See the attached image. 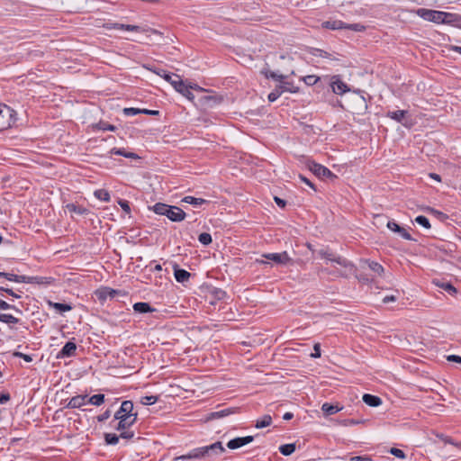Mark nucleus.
<instances>
[{"mask_svg": "<svg viewBox=\"0 0 461 461\" xmlns=\"http://www.w3.org/2000/svg\"><path fill=\"white\" fill-rule=\"evenodd\" d=\"M414 221L427 230L431 227L429 219L423 215L417 216Z\"/></svg>", "mask_w": 461, "mask_h": 461, "instance_id": "obj_36", "label": "nucleus"}, {"mask_svg": "<svg viewBox=\"0 0 461 461\" xmlns=\"http://www.w3.org/2000/svg\"><path fill=\"white\" fill-rule=\"evenodd\" d=\"M225 451L221 442L217 441L209 446L200 447L190 450L185 455L175 457V460L189 461V460H199L205 458H212Z\"/></svg>", "mask_w": 461, "mask_h": 461, "instance_id": "obj_1", "label": "nucleus"}, {"mask_svg": "<svg viewBox=\"0 0 461 461\" xmlns=\"http://www.w3.org/2000/svg\"><path fill=\"white\" fill-rule=\"evenodd\" d=\"M6 279L16 283H23L25 276H18L12 273H6Z\"/></svg>", "mask_w": 461, "mask_h": 461, "instance_id": "obj_41", "label": "nucleus"}, {"mask_svg": "<svg viewBox=\"0 0 461 461\" xmlns=\"http://www.w3.org/2000/svg\"><path fill=\"white\" fill-rule=\"evenodd\" d=\"M274 200H275L276 203L281 208H284L286 204V202L285 200H283L277 196H275Z\"/></svg>", "mask_w": 461, "mask_h": 461, "instance_id": "obj_59", "label": "nucleus"}, {"mask_svg": "<svg viewBox=\"0 0 461 461\" xmlns=\"http://www.w3.org/2000/svg\"><path fill=\"white\" fill-rule=\"evenodd\" d=\"M133 403L131 401H123L120 409L114 414V420H117L114 429L116 430H124L132 426L136 420L137 414L132 413Z\"/></svg>", "mask_w": 461, "mask_h": 461, "instance_id": "obj_3", "label": "nucleus"}, {"mask_svg": "<svg viewBox=\"0 0 461 461\" xmlns=\"http://www.w3.org/2000/svg\"><path fill=\"white\" fill-rule=\"evenodd\" d=\"M103 27L106 30H124L128 32H140V27L138 25L122 24L118 23H106Z\"/></svg>", "mask_w": 461, "mask_h": 461, "instance_id": "obj_12", "label": "nucleus"}, {"mask_svg": "<svg viewBox=\"0 0 461 461\" xmlns=\"http://www.w3.org/2000/svg\"><path fill=\"white\" fill-rule=\"evenodd\" d=\"M387 228L393 231V232H399V231H402V228L399 224H397L395 221H389L387 222Z\"/></svg>", "mask_w": 461, "mask_h": 461, "instance_id": "obj_45", "label": "nucleus"}, {"mask_svg": "<svg viewBox=\"0 0 461 461\" xmlns=\"http://www.w3.org/2000/svg\"><path fill=\"white\" fill-rule=\"evenodd\" d=\"M96 298L104 303L107 299H113L116 296H125L127 293L122 290H116L110 287H101L95 292Z\"/></svg>", "mask_w": 461, "mask_h": 461, "instance_id": "obj_8", "label": "nucleus"}, {"mask_svg": "<svg viewBox=\"0 0 461 461\" xmlns=\"http://www.w3.org/2000/svg\"><path fill=\"white\" fill-rule=\"evenodd\" d=\"M120 437L114 433H105L104 441L107 445H116L119 442Z\"/></svg>", "mask_w": 461, "mask_h": 461, "instance_id": "obj_35", "label": "nucleus"}, {"mask_svg": "<svg viewBox=\"0 0 461 461\" xmlns=\"http://www.w3.org/2000/svg\"><path fill=\"white\" fill-rule=\"evenodd\" d=\"M67 210L71 213H76L77 215H85L88 212V210L83 206L77 205L75 203H68L66 205Z\"/></svg>", "mask_w": 461, "mask_h": 461, "instance_id": "obj_26", "label": "nucleus"}, {"mask_svg": "<svg viewBox=\"0 0 461 461\" xmlns=\"http://www.w3.org/2000/svg\"><path fill=\"white\" fill-rule=\"evenodd\" d=\"M182 203H189L194 205V207L202 206L203 204H206L209 203V201L203 199V198H196L194 196H185L181 200Z\"/></svg>", "mask_w": 461, "mask_h": 461, "instance_id": "obj_21", "label": "nucleus"}, {"mask_svg": "<svg viewBox=\"0 0 461 461\" xmlns=\"http://www.w3.org/2000/svg\"><path fill=\"white\" fill-rule=\"evenodd\" d=\"M398 233L401 235L402 239L406 240H412V237L404 228H402V231H399Z\"/></svg>", "mask_w": 461, "mask_h": 461, "instance_id": "obj_54", "label": "nucleus"}, {"mask_svg": "<svg viewBox=\"0 0 461 461\" xmlns=\"http://www.w3.org/2000/svg\"><path fill=\"white\" fill-rule=\"evenodd\" d=\"M0 321L6 324H17L19 322V319L13 316L12 314L1 313Z\"/></svg>", "mask_w": 461, "mask_h": 461, "instance_id": "obj_33", "label": "nucleus"}, {"mask_svg": "<svg viewBox=\"0 0 461 461\" xmlns=\"http://www.w3.org/2000/svg\"><path fill=\"white\" fill-rule=\"evenodd\" d=\"M149 209L153 211L156 214L166 216L174 222H180L184 221L186 216V213L181 208L163 203H157L153 206H149Z\"/></svg>", "mask_w": 461, "mask_h": 461, "instance_id": "obj_5", "label": "nucleus"}, {"mask_svg": "<svg viewBox=\"0 0 461 461\" xmlns=\"http://www.w3.org/2000/svg\"><path fill=\"white\" fill-rule=\"evenodd\" d=\"M118 204L121 206V208L126 212V213H130L131 212V208H130V204H129V202L126 201V200H122V199H120L118 201Z\"/></svg>", "mask_w": 461, "mask_h": 461, "instance_id": "obj_48", "label": "nucleus"}, {"mask_svg": "<svg viewBox=\"0 0 461 461\" xmlns=\"http://www.w3.org/2000/svg\"><path fill=\"white\" fill-rule=\"evenodd\" d=\"M150 70L153 71L154 73H156L157 75H158L159 77H163L168 83H170L176 91L182 94L185 97H186L189 100L194 99V95L190 91L191 89H196L199 91L203 90V88L198 86L197 85L186 86L178 75L167 73L166 70H163V69H150Z\"/></svg>", "mask_w": 461, "mask_h": 461, "instance_id": "obj_2", "label": "nucleus"}, {"mask_svg": "<svg viewBox=\"0 0 461 461\" xmlns=\"http://www.w3.org/2000/svg\"><path fill=\"white\" fill-rule=\"evenodd\" d=\"M48 305L59 313H63L72 310V306L68 303H54L48 301Z\"/></svg>", "mask_w": 461, "mask_h": 461, "instance_id": "obj_19", "label": "nucleus"}, {"mask_svg": "<svg viewBox=\"0 0 461 461\" xmlns=\"http://www.w3.org/2000/svg\"><path fill=\"white\" fill-rule=\"evenodd\" d=\"M318 254L320 257L323 258H326L331 262H335L337 263L338 265L345 267V268H348L349 270H351L353 267H354V265L349 262L348 259L342 258V257H337L335 256L331 251H330L329 249H320L318 251Z\"/></svg>", "mask_w": 461, "mask_h": 461, "instance_id": "obj_10", "label": "nucleus"}, {"mask_svg": "<svg viewBox=\"0 0 461 461\" xmlns=\"http://www.w3.org/2000/svg\"><path fill=\"white\" fill-rule=\"evenodd\" d=\"M397 300V297L395 295H386L383 298L382 302L384 303H388L390 302H395Z\"/></svg>", "mask_w": 461, "mask_h": 461, "instance_id": "obj_58", "label": "nucleus"}, {"mask_svg": "<svg viewBox=\"0 0 461 461\" xmlns=\"http://www.w3.org/2000/svg\"><path fill=\"white\" fill-rule=\"evenodd\" d=\"M47 279H48L47 277H42V276H25V281H23V283L39 284V285L49 284Z\"/></svg>", "mask_w": 461, "mask_h": 461, "instance_id": "obj_31", "label": "nucleus"}, {"mask_svg": "<svg viewBox=\"0 0 461 461\" xmlns=\"http://www.w3.org/2000/svg\"><path fill=\"white\" fill-rule=\"evenodd\" d=\"M427 211L431 212L432 214L436 215L440 220H446L447 218V216L445 213H443L438 210H435L433 208L429 207L427 209Z\"/></svg>", "mask_w": 461, "mask_h": 461, "instance_id": "obj_49", "label": "nucleus"}, {"mask_svg": "<svg viewBox=\"0 0 461 461\" xmlns=\"http://www.w3.org/2000/svg\"><path fill=\"white\" fill-rule=\"evenodd\" d=\"M262 257L281 266H286L293 261L286 251L281 253H267L263 254Z\"/></svg>", "mask_w": 461, "mask_h": 461, "instance_id": "obj_11", "label": "nucleus"}, {"mask_svg": "<svg viewBox=\"0 0 461 461\" xmlns=\"http://www.w3.org/2000/svg\"><path fill=\"white\" fill-rule=\"evenodd\" d=\"M77 351V345L76 343L72 341H68L64 347L61 348V350L59 352L57 357L58 358H64V357H70L76 355Z\"/></svg>", "mask_w": 461, "mask_h": 461, "instance_id": "obj_14", "label": "nucleus"}, {"mask_svg": "<svg viewBox=\"0 0 461 461\" xmlns=\"http://www.w3.org/2000/svg\"><path fill=\"white\" fill-rule=\"evenodd\" d=\"M363 402L371 407H377L382 404L380 397L369 393L363 395Z\"/></svg>", "mask_w": 461, "mask_h": 461, "instance_id": "obj_20", "label": "nucleus"}, {"mask_svg": "<svg viewBox=\"0 0 461 461\" xmlns=\"http://www.w3.org/2000/svg\"><path fill=\"white\" fill-rule=\"evenodd\" d=\"M349 461H372V459L369 456H357L351 457Z\"/></svg>", "mask_w": 461, "mask_h": 461, "instance_id": "obj_57", "label": "nucleus"}, {"mask_svg": "<svg viewBox=\"0 0 461 461\" xmlns=\"http://www.w3.org/2000/svg\"><path fill=\"white\" fill-rule=\"evenodd\" d=\"M158 113L159 112L157 110L141 109V113H143V114L158 115Z\"/></svg>", "mask_w": 461, "mask_h": 461, "instance_id": "obj_61", "label": "nucleus"}, {"mask_svg": "<svg viewBox=\"0 0 461 461\" xmlns=\"http://www.w3.org/2000/svg\"><path fill=\"white\" fill-rule=\"evenodd\" d=\"M433 283L435 284L436 286L445 290L451 295H455L457 292L456 287H454L453 285L449 282L437 279L434 280Z\"/></svg>", "mask_w": 461, "mask_h": 461, "instance_id": "obj_17", "label": "nucleus"}, {"mask_svg": "<svg viewBox=\"0 0 461 461\" xmlns=\"http://www.w3.org/2000/svg\"><path fill=\"white\" fill-rule=\"evenodd\" d=\"M254 438L253 436H246L242 438H235L233 439H230L227 443V447L230 449H237L240 448L245 445H248L253 441Z\"/></svg>", "mask_w": 461, "mask_h": 461, "instance_id": "obj_13", "label": "nucleus"}, {"mask_svg": "<svg viewBox=\"0 0 461 461\" xmlns=\"http://www.w3.org/2000/svg\"><path fill=\"white\" fill-rule=\"evenodd\" d=\"M271 423H272V417L270 415L267 414L256 421L255 427L257 429H263V428L270 426Z\"/></svg>", "mask_w": 461, "mask_h": 461, "instance_id": "obj_29", "label": "nucleus"}, {"mask_svg": "<svg viewBox=\"0 0 461 461\" xmlns=\"http://www.w3.org/2000/svg\"><path fill=\"white\" fill-rule=\"evenodd\" d=\"M284 93V90L277 86L268 95L267 98L269 102L276 101L279 96Z\"/></svg>", "mask_w": 461, "mask_h": 461, "instance_id": "obj_38", "label": "nucleus"}, {"mask_svg": "<svg viewBox=\"0 0 461 461\" xmlns=\"http://www.w3.org/2000/svg\"><path fill=\"white\" fill-rule=\"evenodd\" d=\"M340 423L344 426H354L361 423V421L357 420L348 419L340 421Z\"/></svg>", "mask_w": 461, "mask_h": 461, "instance_id": "obj_52", "label": "nucleus"}, {"mask_svg": "<svg viewBox=\"0 0 461 461\" xmlns=\"http://www.w3.org/2000/svg\"><path fill=\"white\" fill-rule=\"evenodd\" d=\"M313 349H314V353H312L311 357H315V358L320 357H321L320 344H315L313 347Z\"/></svg>", "mask_w": 461, "mask_h": 461, "instance_id": "obj_55", "label": "nucleus"}, {"mask_svg": "<svg viewBox=\"0 0 461 461\" xmlns=\"http://www.w3.org/2000/svg\"><path fill=\"white\" fill-rule=\"evenodd\" d=\"M323 27L330 30L348 29L354 32H363L366 29V27L360 23H346L340 20L324 22Z\"/></svg>", "mask_w": 461, "mask_h": 461, "instance_id": "obj_6", "label": "nucleus"}, {"mask_svg": "<svg viewBox=\"0 0 461 461\" xmlns=\"http://www.w3.org/2000/svg\"><path fill=\"white\" fill-rule=\"evenodd\" d=\"M110 153L114 154V155L122 156L127 158L137 159L140 158L136 153L126 151L124 149H122V148H113L110 150Z\"/></svg>", "mask_w": 461, "mask_h": 461, "instance_id": "obj_22", "label": "nucleus"}, {"mask_svg": "<svg viewBox=\"0 0 461 461\" xmlns=\"http://www.w3.org/2000/svg\"><path fill=\"white\" fill-rule=\"evenodd\" d=\"M389 453L401 459H404L406 457L405 453L402 449L396 447H392L389 450Z\"/></svg>", "mask_w": 461, "mask_h": 461, "instance_id": "obj_43", "label": "nucleus"}, {"mask_svg": "<svg viewBox=\"0 0 461 461\" xmlns=\"http://www.w3.org/2000/svg\"><path fill=\"white\" fill-rule=\"evenodd\" d=\"M295 449H296V446L294 443L285 444V445H281L279 447V451L284 456H290L291 454H293L295 451Z\"/></svg>", "mask_w": 461, "mask_h": 461, "instance_id": "obj_30", "label": "nucleus"}, {"mask_svg": "<svg viewBox=\"0 0 461 461\" xmlns=\"http://www.w3.org/2000/svg\"><path fill=\"white\" fill-rule=\"evenodd\" d=\"M10 400L9 393H2L0 394V404L5 403Z\"/></svg>", "mask_w": 461, "mask_h": 461, "instance_id": "obj_60", "label": "nucleus"}, {"mask_svg": "<svg viewBox=\"0 0 461 461\" xmlns=\"http://www.w3.org/2000/svg\"><path fill=\"white\" fill-rule=\"evenodd\" d=\"M447 359L450 362H456L461 364V357L457 355H449Z\"/></svg>", "mask_w": 461, "mask_h": 461, "instance_id": "obj_56", "label": "nucleus"}, {"mask_svg": "<svg viewBox=\"0 0 461 461\" xmlns=\"http://www.w3.org/2000/svg\"><path fill=\"white\" fill-rule=\"evenodd\" d=\"M364 264H366L368 267V268L371 271H373L376 276H381L383 275L384 269L383 266L380 265L379 263L375 261L365 260Z\"/></svg>", "mask_w": 461, "mask_h": 461, "instance_id": "obj_24", "label": "nucleus"}, {"mask_svg": "<svg viewBox=\"0 0 461 461\" xmlns=\"http://www.w3.org/2000/svg\"><path fill=\"white\" fill-rule=\"evenodd\" d=\"M14 113V111L6 104H0V131L12 126Z\"/></svg>", "mask_w": 461, "mask_h": 461, "instance_id": "obj_7", "label": "nucleus"}, {"mask_svg": "<svg viewBox=\"0 0 461 461\" xmlns=\"http://www.w3.org/2000/svg\"><path fill=\"white\" fill-rule=\"evenodd\" d=\"M198 240L203 245H209L212 243V236L210 233L203 232L198 236Z\"/></svg>", "mask_w": 461, "mask_h": 461, "instance_id": "obj_40", "label": "nucleus"}, {"mask_svg": "<svg viewBox=\"0 0 461 461\" xmlns=\"http://www.w3.org/2000/svg\"><path fill=\"white\" fill-rule=\"evenodd\" d=\"M331 88L337 95H343L349 90L347 84L341 81L338 76L332 77Z\"/></svg>", "mask_w": 461, "mask_h": 461, "instance_id": "obj_15", "label": "nucleus"}, {"mask_svg": "<svg viewBox=\"0 0 461 461\" xmlns=\"http://www.w3.org/2000/svg\"><path fill=\"white\" fill-rule=\"evenodd\" d=\"M265 76L267 78H273L276 81H280L282 82L283 79L285 77L284 75H281V74H277L276 72H273V71H266L264 72Z\"/></svg>", "mask_w": 461, "mask_h": 461, "instance_id": "obj_42", "label": "nucleus"}, {"mask_svg": "<svg viewBox=\"0 0 461 461\" xmlns=\"http://www.w3.org/2000/svg\"><path fill=\"white\" fill-rule=\"evenodd\" d=\"M110 416H111V411L109 410H106L104 413L97 416V420L99 422H103V421L108 420L110 418Z\"/></svg>", "mask_w": 461, "mask_h": 461, "instance_id": "obj_53", "label": "nucleus"}, {"mask_svg": "<svg viewBox=\"0 0 461 461\" xmlns=\"http://www.w3.org/2000/svg\"><path fill=\"white\" fill-rule=\"evenodd\" d=\"M341 410H342V408L339 407V405H332V404H330L328 402L323 403L322 406H321V411L326 415L335 414V413L339 412Z\"/></svg>", "mask_w": 461, "mask_h": 461, "instance_id": "obj_27", "label": "nucleus"}, {"mask_svg": "<svg viewBox=\"0 0 461 461\" xmlns=\"http://www.w3.org/2000/svg\"><path fill=\"white\" fill-rule=\"evenodd\" d=\"M96 128L101 131H114L116 130V127L113 124H110L106 122H100L96 124Z\"/></svg>", "mask_w": 461, "mask_h": 461, "instance_id": "obj_37", "label": "nucleus"}, {"mask_svg": "<svg viewBox=\"0 0 461 461\" xmlns=\"http://www.w3.org/2000/svg\"><path fill=\"white\" fill-rule=\"evenodd\" d=\"M300 178H301V180H302L303 182H304L306 185H309V186H311L312 188H314V186H313L312 183L309 179H307L305 176H300Z\"/></svg>", "mask_w": 461, "mask_h": 461, "instance_id": "obj_64", "label": "nucleus"}, {"mask_svg": "<svg viewBox=\"0 0 461 461\" xmlns=\"http://www.w3.org/2000/svg\"><path fill=\"white\" fill-rule=\"evenodd\" d=\"M86 398L87 395H76L69 400L67 407L71 409L80 408L86 404Z\"/></svg>", "mask_w": 461, "mask_h": 461, "instance_id": "obj_16", "label": "nucleus"}, {"mask_svg": "<svg viewBox=\"0 0 461 461\" xmlns=\"http://www.w3.org/2000/svg\"><path fill=\"white\" fill-rule=\"evenodd\" d=\"M120 431H121V433H120V435H118L120 437V438L131 439L134 437V433L132 431L127 430V429L124 430H120Z\"/></svg>", "mask_w": 461, "mask_h": 461, "instance_id": "obj_47", "label": "nucleus"}, {"mask_svg": "<svg viewBox=\"0 0 461 461\" xmlns=\"http://www.w3.org/2000/svg\"><path fill=\"white\" fill-rule=\"evenodd\" d=\"M94 195L98 200L104 201V202H109L111 199L110 194L105 189L95 190L94 193Z\"/></svg>", "mask_w": 461, "mask_h": 461, "instance_id": "obj_32", "label": "nucleus"}, {"mask_svg": "<svg viewBox=\"0 0 461 461\" xmlns=\"http://www.w3.org/2000/svg\"><path fill=\"white\" fill-rule=\"evenodd\" d=\"M133 310L139 313L152 312L155 311L153 308H151L149 303L142 302L134 303Z\"/></svg>", "mask_w": 461, "mask_h": 461, "instance_id": "obj_25", "label": "nucleus"}, {"mask_svg": "<svg viewBox=\"0 0 461 461\" xmlns=\"http://www.w3.org/2000/svg\"><path fill=\"white\" fill-rule=\"evenodd\" d=\"M158 397L156 395L143 396L140 398V402L143 405H152L157 402Z\"/></svg>", "mask_w": 461, "mask_h": 461, "instance_id": "obj_39", "label": "nucleus"}, {"mask_svg": "<svg viewBox=\"0 0 461 461\" xmlns=\"http://www.w3.org/2000/svg\"><path fill=\"white\" fill-rule=\"evenodd\" d=\"M88 402L95 406H100L104 402V394H94L88 399Z\"/></svg>", "mask_w": 461, "mask_h": 461, "instance_id": "obj_34", "label": "nucleus"}, {"mask_svg": "<svg viewBox=\"0 0 461 461\" xmlns=\"http://www.w3.org/2000/svg\"><path fill=\"white\" fill-rule=\"evenodd\" d=\"M13 355H14V357L23 358L26 362H32V357L30 355H26V354H23V353L19 352V351L14 352Z\"/></svg>", "mask_w": 461, "mask_h": 461, "instance_id": "obj_50", "label": "nucleus"}, {"mask_svg": "<svg viewBox=\"0 0 461 461\" xmlns=\"http://www.w3.org/2000/svg\"><path fill=\"white\" fill-rule=\"evenodd\" d=\"M305 84H307L308 86H313L315 85L318 80H319V77H316V76H306L304 78H303Z\"/></svg>", "mask_w": 461, "mask_h": 461, "instance_id": "obj_46", "label": "nucleus"}, {"mask_svg": "<svg viewBox=\"0 0 461 461\" xmlns=\"http://www.w3.org/2000/svg\"><path fill=\"white\" fill-rule=\"evenodd\" d=\"M123 113L127 116H133L141 113V109L133 107L124 108Z\"/></svg>", "mask_w": 461, "mask_h": 461, "instance_id": "obj_44", "label": "nucleus"}, {"mask_svg": "<svg viewBox=\"0 0 461 461\" xmlns=\"http://www.w3.org/2000/svg\"><path fill=\"white\" fill-rule=\"evenodd\" d=\"M235 412V409L233 408H227V409H223V410H221V411H214V412H212L210 414V418L211 419H220V418H223L225 416H228L231 413H234Z\"/></svg>", "mask_w": 461, "mask_h": 461, "instance_id": "obj_28", "label": "nucleus"}, {"mask_svg": "<svg viewBox=\"0 0 461 461\" xmlns=\"http://www.w3.org/2000/svg\"><path fill=\"white\" fill-rule=\"evenodd\" d=\"M174 276L177 282L185 283L189 280L191 275L185 269L175 267Z\"/></svg>", "mask_w": 461, "mask_h": 461, "instance_id": "obj_23", "label": "nucleus"}, {"mask_svg": "<svg viewBox=\"0 0 461 461\" xmlns=\"http://www.w3.org/2000/svg\"><path fill=\"white\" fill-rule=\"evenodd\" d=\"M407 113H408V112L405 110L389 111L387 113V117L391 118L392 120H394L397 122H401L403 125H405V123L403 122V120Z\"/></svg>", "mask_w": 461, "mask_h": 461, "instance_id": "obj_18", "label": "nucleus"}, {"mask_svg": "<svg viewBox=\"0 0 461 461\" xmlns=\"http://www.w3.org/2000/svg\"><path fill=\"white\" fill-rule=\"evenodd\" d=\"M357 277L360 282H363V283H368L370 281V279L363 274L357 275Z\"/></svg>", "mask_w": 461, "mask_h": 461, "instance_id": "obj_62", "label": "nucleus"}, {"mask_svg": "<svg viewBox=\"0 0 461 461\" xmlns=\"http://www.w3.org/2000/svg\"><path fill=\"white\" fill-rule=\"evenodd\" d=\"M9 309L18 311V309L14 305L9 304L5 301L0 299V310H9Z\"/></svg>", "mask_w": 461, "mask_h": 461, "instance_id": "obj_51", "label": "nucleus"}, {"mask_svg": "<svg viewBox=\"0 0 461 461\" xmlns=\"http://www.w3.org/2000/svg\"><path fill=\"white\" fill-rule=\"evenodd\" d=\"M308 167L316 176L320 178H327L330 180H334L337 178V176L334 173H332L328 167L316 162H309Z\"/></svg>", "mask_w": 461, "mask_h": 461, "instance_id": "obj_9", "label": "nucleus"}, {"mask_svg": "<svg viewBox=\"0 0 461 461\" xmlns=\"http://www.w3.org/2000/svg\"><path fill=\"white\" fill-rule=\"evenodd\" d=\"M417 14L425 21L435 23L453 24L460 20V16L456 14L447 13L443 11L430 10L420 8L416 11Z\"/></svg>", "mask_w": 461, "mask_h": 461, "instance_id": "obj_4", "label": "nucleus"}, {"mask_svg": "<svg viewBox=\"0 0 461 461\" xmlns=\"http://www.w3.org/2000/svg\"><path fill=\"white\" fill-rule=\"evenodd\" d=\"M5 292L14 298H21V295L15 294L12 289H5Z\"/></svg>", "mask_w": 461, "mask_h": 461, "instance_id": "obj_63", "label": "nucleus"}]
</instances>
